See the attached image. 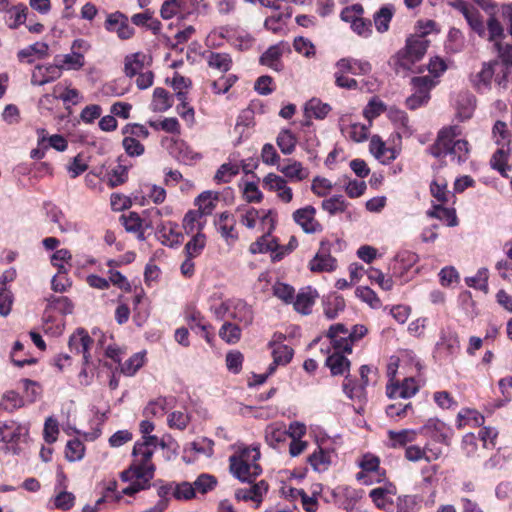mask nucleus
<instances>
[{
  "mask_svg": "<svg viewBox=\"0 0 512 512\" xmlns=\"http://www.w3.org/2000/svg\"><path fill=\"white\" fill-rule=\"evenodd\" d=\"M288 437V432L284 425L273 423L265 429V441L273 448H276L280 443L285 442Z\"/></svg>",
  "mask_w": 512,
  "mask_h": 512,
  "instance_id": "33",
  "label": "nucleus"
},
{
  "mask_svg": "<svg viewBox=\"0 0 512 512\" xmlns=\"http://www.w3.org/2000/svg\"><path fill=\"white\" fill-rule=\"evenodd\" d=\"M475 106L476 100L472 94L468 92L459 93L455 100L456 118L459 121L470 119L474 113Z\"/></svg>",
  "mask_w": 512,
  "mask_h": 512,
  "instance_id": "17",
  "label": "nucleus"
},
{
  "mask_svg": "<svg viewBox=\"0 0 512 512\" xmlns=\"http://www.w3.org/2000/svg\"><path fill=\"white\" fill-rule=\"evenodd\" d=\"M105 28L115 32L120 39H129L134 34L133 27L129 24L128 18L121 12H114L108 15Z\"/></svg>",
  "mask_w": 512,
  "mask_h": 512,
  "instance_id": "11",
  "label": "nucleus"
},
{
  "mask_svg": "<svg viewBox=\"0 0 512 512\" xmlns=\"http://www.w3.org/2000/svg\"><path fill=\"white\" fill-rule=\"evenodd\" d=\"M258 220L266 224L269 222L270 226L273 227L274 218L271 210H256L251 208L247 210L241 217V223L249 229L256 226Z\"/></svg>",
  "mask_w": 512,
  "mask_h": 512,
  "instance_id": "23",
  "label": "nucleus"
},
{
  "mask_svg": "<svg viewBox=\"0 0 512 512\" xmlns=\"http://www.w3.org/2000/svg\"><path fill=\"white\" fill-rule=\"evenodd\" d=\"M92 339L84 329H77L69 338V349L72 353L82 354L84 364L90 360L89 349Z\"/></svg>",
  "mask_w": 512,
  "mask_h": 512,
  "instance_id": "12",
  "label": "nucleus"
},
{
  "mask_svg": "<svg viewBox=\"0 0 512 512\" xmlns=\"http://www.w3.org/2000/svg\"><path fill=\"white\" fill-rule=\"evenodd\" d=\"M388 446L391 448L404 447L406 444L416 440L417 433L412 429H403L400 431L389 430Z\"/></svg>",
  "mask_w": 512,
  "mask_h": 512,
  "instance_id": "30",
  "label": "nucleus"
},
{
  "mask_svg": "<svg viewBox=\"0 0 512 512\" xmlns=\"http://www.w3.org/2000/svg\"><path fill=\"white\" fill-rule=\"evenodd\" d=\"M395 495V487L392 485L385 487H377L370 491L369 496L375 505L383 510H391L393 507V497Z\"/></svg>",
  "mask_w": 512,
  "mask_h": 512,
  "instance_id": "22",
  "label": "nucleus"
},
{
  "mask_svg": "<svg viewBox=\"0 0 512 512\" xmlns=\"http://www.w3.org/2000/svg\"><path fill=\"white\" fill-rule=\"evenodd\" d=\"M318 293L316 290L307 287L302 289L296 296L293 302L294 308L297 312L307 315L311 313V309L315 303Z\"/></svg>",
  "mask_w": 512,
  "mask_h": 512,
  "instance_id": "24",
  "label": "nucleus"
},
{
  "mask_svg": "<svg viewBox=\"0 0 512 512\" xmlns=\"http://www.w3.org/2000/svg\"><path fill=\"white\" fill-rule=\"evenodd\" d=\"M388 117L396 126L397 133L400 137H409L412 134V129L409 125V118L404 111L391 108L388 111Z\"/></svg>",
  "mask_w": 512,
  "mask_h": 512,
  "instance_id": "31",
  "label": "nucleus"
},
{
  "mask_svg": "<svg viewBox=\"0 0 512 512\" xmlns=\"http://www.w3.org/2000/svg\"><path fill=\"white\" fill-rule=\"evenodd\" d=\"M420 501L416 496L405 495L398 498L397 512H418Z\"/></svg>",
  "mask_w": 512,
  "mask_h": 512,
  "instance_id": "61",
  "label": "nucleus"
},
{
  "mask_svg": "<svg viewBox=\"0 0 512 512\" xmlns=\"http://www.w3.org/2000/svg\"><path fill=\"white\" fill-rule=\"evenodd\" d=\"M315 216L316 209L311 205L299 208L292 214L295 223L307 234H315L323 230L322 225Z\"/></svg>",
  "mask_w": 512,
  "mask_h": 512,
  "instance_id": "7",
  "label": "nucleus"
},
{
  "mask_svg": "<svg viewBox=\"0 0 512 512\" xmlns=\"http://www.w3.org/2000/svg\"><path fill=\"white\" fill-rule=\"evenodd\" d=\"M441 454L440 450L433 451L426 445L424 448H421L417 445H411L405 450V457L407 460L416 462L422 459L431 462L432 460H436Z\"/></svg>",
  "mask_w": 512,
  "mask_h": 512,
  "instance_id": "29",
  "label": "nucleus"
},
{
  "mask_svg": "<svg viewBox=\"0 0 512 512\" xmlns=\"http://www.w3.org/2000/svg\"><path fill=\"white\" fill-rule=\"evenodd\" d=\"M368 278L376 282L383 290L389 291L393 288V280L391 277L385 276L382 271L376 268H369L367 270Z\"/></svg>",
  "mask_w": 512,
  "mask_h": 512,
  "instance_id": "59",
  "label": "nucleus"
},
{
  "mask_svg": "<svg viewBox=\"0 0 512 512\" xmlns=\"http://www.w3.org/2000/svg\"><path fill=\"white\" fill-rule=\"evenodd\" d=\"M347 207L348 203L342 195H334L322 201L323 210L327 211L330 215L343 213Z\"/></svg>",
  "mask_w": 512,
  "mask_h": 512,
  "instance_id": "45",
  "label": "nucleus"
},
{
  "mask_svg": "<svg viewBox=\"0 0 512 512\" xmlns=\"http://www.w3.org/2000/svg\"><path fill=\"white\" fill-rule=\"evenodd\" d=\"M184 451H194L198 455L209 457L213 453V441L208 438H201L197 441L189 443L185 447Z\"/></svg>",
  "mask_w": 512,
  "mask_h": 512,
  "instance_id": "53",
  "label": "nucleus"
},
{
  "mask_svg": "<svg viewBox=\"0 0 512 512\" xmlns=\"http://www.w3.org/2000/svg\"><path fill=\"white\" fill-rule=\"evenodd\" d=\"M308 462L314 471L322 473L329 469L332 464V453L318 447L309 457Z\"/></svg>",
  "mask_w": 512,
  "mask_h": 512,
  "instance_id": "28",
  "label": "nucleus"
},
{
  "mask_svg": "<svg viewBox=\"0 0 512 512\" xmlns=\"http://www.w3.org/2000/svg\"><path fill=\"white\" fill-rule=\"evenodd\" d=\"M369 148L372 155L383 164L390 163L397 157L396 150L386 147L378 135L372 136Z\"/></svg>",
  "mask_w": 512,
  "mask_h": 512,
  "instance_id": "21",
  "label": "nucleus"
},
{
  "mask_svg": "<svg viewBox=\"0 0 512 512\" xmlns=\"http://www.w3.org/2000/svg\"><path fill=\"white\" fill-rule=\"evenodd\" d=\"M218 199L217 192L204 191L195 199V205L203 216L210 215L215 209Z\"/></svg>",
  "mask_w": 512,
  "mask_h": 512,
  "instance_id": "34",
  "label": "nucleus"
},
{
  "mask_svg": "<svg viewBox=\"0 0 512 512\" xmlns=\"http://www.w3.org/2000/svg\"><path fill=\"white\" fill-rule=\"evenodd\" d=\"M336 68L341 72L353 75H366L370 73L372 67L368 61L355 59L351 57L341 58L336 62Z\"/></svg>",
  "mask_w": 512,
  "mask_h": 512,
  "instance_id": "18",
  "label": "nucleus"
},
{
  "mask_svg": "<svg viewBox=\"0 0 512 512\" xmlns=\"http://www.w3.org/2000/svg\"><path fill=\"white\" fill-rule=\"evenodd\" d=\"M20 426L16 425L14 422H0V436L1 440L4 442H13L20 435Z\"/></svg>",
  "mask_w": 512,
  "mask_h": 512,
  "instance_id": "60",
  "label": "nucleus"
},
{
  "mask_svg": "<svg viewBox=\"0 0 512 512\" xmlns=\"http://www.w3.org/2000/svg\"><path fill=\"white\" fill-rule=\"evenodd\" d=\"M276 143L284 155H290L296 148L297 138L291 130L283 129L279 132Z\"/></svg>",
  "mask_w": 512,
  "mask_h": 512,
  "instance_id": "37",
  "label": "nucleus"
},
{
  "mask_svg": "<svg viewBox=\"0 0 512 512\" xmlns=\"http://www.w3.org/2000/svg\"><path fill=\"white\" fill-rule=\"evenodd\" d=\"M217 484L216 478L210 474H201L194 481L193 486L195 492H200L202 494L207 493L212 490Z\"/></svg>",
  "mask_w": 512,
  "mask_h": 512,
  "instance_id": "62",
  "label": "nucleus"
},
{
  "mask_svg": "<svg viewBox=\"0 0 512 512\" xmlns=\"http://www.w3.org/2000/svg\"><path fill=\"white\" fill-rule=\"evenodd\" d=\"M150 62L151 58L142 52L129 54L124 58V73L127 77L133 78L144 71Z\"/></svg>",
  "mask_w": 512,
  "mask_h": 512,
  "instance_id": "16",
  "label": "nucleus"
},
{
  "mask_svg": "<svg viewBox=\"0 0 512 512\" xmlns=\"http://www.w3.org/2000/svg\"><path fill=\"white\" fill-rule=\"evenodd\" d=\"M173 105V98L167 90L157 87L153 91L150 108L153 112H165Z\"/></svg>",
  "mask_w": 512,
  "mask_h": 512,
  "instance_id": "32",
  "label": "nucleus"
},
{
  "mask_svg": "<svg viewBox=\"0 0 512 512\" xmlns=\"http://www.w3.org/2000/svg\"><path fill=\"white\" fill-rule=\"evenodd\" d=\"M305 110L308 116H313L316 119H323L330 112L331 107L326 103H322L318 99H311L306 104Z\"/></svg>",
  "mask_w": 512,
  "mask_h": 512,
  "instance_id": "51",
  "label": "nucleus"
},
{
  "mask_svg": "<svg viewBox=\"0 0 512 512\" xmlns=\"http://www.w3.org/2000/svg\"><path fill=\"white\" fill-rule=\"evenodd\" d=\"M132 455L134 457L132 464L121 473L122 481L130 482V485L122 491L125 495H133L147 489L155 472V466L151 461L152 448L147 447L143 441L135 443Z\"/></svg>",
  "mask_w": 512,
  "mask_h": 512,
  "instance_id": "1",
  "label": "nucleus"
},
{
  "mask_svg": "<svg viewBox=\"0 0 512 512\" xmlns=\"http://www.w3.org/2000/svg\"><path fill=\"white\" fill-rule=\"evenodd\" d=\"M48 45L44 42H36L18 51L17 57L21 62L31 64L34 61V56L43 59L48 56Z\"/></svg>",
  "mask_w": 512,
  "mask_h": 512,
  "instance_id": "27",
  "label": "nucleus"
},
{
  "mask_svg": "<svg viewBox=\"0 0 512 512\" xmlns=\"http://www.w3.org/2000/svg\"><path fill=\"white\" fill-rule=\"evenodd\" d=\"M497 65V60L485 62L481 70L474 76L472 82L479 92H485L490 89L495 74V66Z\"/></svg>",
  "mask_w": 512,
  "mask_h": 512,
  "instance_id": "19",
  "label": "nucleus"
},
{
  "mask_svg": "<svg viewBox=\"0 0 512 512\" xmlns=\"http://www.w3.org/2000/svg\"><path fill=\"white\" fill-rule=\"evenodd\" d=\"M219 336L227 343H236L241 337V329L236 324L226 322L221 327Z\"/></svg>",
  "mask_w": 512,
  "mask_h": 512,
  "instance_id": "58",
  "label": "nucleus"
},
{
  "mask_svg": "<svg viewBox=\"0 0 512 512\" xmlns=\"http://www.w3.org/2000/svg\"><path fill=\"white\" fill-rule=\"evenodd\" d=\"M239 173V166L233 163L222 164L215 173L214 180L217 183H229Z\"/></svg>",
  "mask_w": 512,
  "mask_h": 512,
  "instance_id": "48",
  "label": "nucleus"
},
{
  "mask_svg": "<svg viewBox=\"0 0 512 512\" xmlns=\"http://www.w3.org/2000/svg\"><path fill=\"white\" fill-rule=\"evenodd\" d=\"M411 84L414 93L406 99V105L409 109L415 110L428 103L430 99V90L435 86V81L430 76L413 77Z\"/></svg>",
  "mask_w": 512,
  "mask_h": 512,
  "instance_id": "5",
  "label": "nucleus"
},
{
  "mask_svg": "<svg viewBox=\"0 0 512 512\" xmlns=\"http://www.w3.org/2000/svg\"><path fill=\"white\" fill-rule=\"evenodd\" d=\"M61 77L59 66L54 64L37 65L32 71L31 84L43 86Z\"/></svg>",
  "mask_w": 512,
  "mask_h": 512,
  "instance_id": "14",
  "label": "nucleus"
},
{
  "mask_svg": "<svg viewBox=\"0 0 512 512\" xmlns=\"http://www.w3.org/2000/svg\"><path fill=\"white\" fill-rule=\"evenodd\" d=\"M207 63L209 67L216 69L220 72H227L232 65V59L227 53L211 52L207 56Z\"/></svg>",
  "mask_w": 512,
  "mask_h": 512,
  "instance_id": "41",
  "label": "nucleus"
},
{
  "mask_svg": "<svg viewBox=\"0 0 512 512\" xmlns=\"http://www.w3.org/2000/svg\"><path fill=\"white\" fill-rule=\"evenodd\" d=\"M278 248L279 247L275 239L272 238L269 234H267L263 235L257 241L253 242L249 247V251L252 254L266 253L270 251L275 254L278 251Z\"/></svg>",
  "mask_w": 512,
  "mask_h": 512,
  "instance_id": "40",
  "label": "nucleus"
},
{
  "mask_svg": "<svg viewBox=\"0 0 512 512\" xmlns=\"http://www.w3.org/2000/svg\"><path fill=\"white\" fill-rule=\"evenodd\" d=\"M429 41L419 35L411 36L406 41V46L397 54V63L403 69H409L410 66L422 59L425 55Z\"/></svg>",
  "mask_w": 512,
  "mask_h": 512,
  "instance_id": "3",
  "label": "nucleus"
},
{
  "mask_svg": "<svg viewBox=\"0 0 512 512\" xmlns=\"http://www.w3.org/2000/svg\"><path fill=\"white\" fill-rule=\"evenodd\" d=\"M206 245V237L200 232L192 237L190 241L185 245V253L189 258H195L199 256Z\"/></svg>",
  "mask_w": 512,
  "mask_h": 512,
  "instance_id": "46",
  "label": "nucleus"
},
{
  "mask_svg": "<svg viewBox=\"0 0 512 512\" xmlns=\"http://www.w3.org/2000/svg\"><path fill=\"white\" fill-rule=\"evenodd\" d=\"M38 145L44 148L52 147L57 151H64L67 148L66 139L58 134L46 137L45 130H38Z\"/></svg>",
  "mask_w": 512,
  "mask_h": 512,
  "instance_id": "38",
  "label": "nucleus"
},
{
  "mask_svg": "<svg viewBox=\"0 0 512 512\" xmlns=\"http://www.w3.org/2000/svg\"><path fill=\"white\" fill-rule=\"evenodd\" d=\"M445 424L439 420L429 419L424 426L421 428V433L432 437L438 442H442L445 439Z\"/></svg>",
  "mask_w": 512,
  "mask_h": 512,
  "instance_id": "43",
  "label": "nucleus"
},
{
  "mask_svg": "<svg viewBox=\"0 0 512 512\" xmlns=\"http://www.w3.org/2000/svg\"><path fill=\"white\" fill-rule=\"evenodd\" d=\"M53 95L55 98L62 100L65 104L76 105L82 100V96L77 89L64 86L62 83L53 87Z\"/></svg>",
  "mask_w": 512,
  "mask_h": 512,
  "instance_id": "35",
  "label": "nucleus"
},
{
  "mask_svg": "<svg viewBox=\"0 0 512 512\" xmlns=\"http://www.w3.org/2000/svg\"><path fill=\"white\" fill-rule=\"evenodd\" d=\"M332 375H342L350 366L349 360L341 353L334 352L326 359Z\"/></svg>",
  "mask_w": 512,
  "mask_h": 512,
  "instance_id": "42",
  "label": "nucleus"
},
{
  "mask_svg": "<svg viewBox=\"0 0 512 512\" xmlns=\"http://www.w3.org/2000/svg\"><path fill=\"white\" fill-rule=\"evenodd\" d=\"M263 187L271 192H275L278 199L283 203H290L293 199V191L287 185L286 179L275 173H268L263 178Z\"/></svg>",
  "mask_w": 512,
  "mask_h": 512,
  "instance_id": "8",
  "label": "nucleus"
},
{
  "mask_svg": "<svg viewBox=\"0 0 512 512\" xmlns=\"http://www.w3.org/2000/svg\"><path fill=\"white\" fill-rule=\"evenodd\" d=\"M487 30H488V41L493 43V46L496 43L502 42V39L505 37L504 28L501 23L493 16L489 17L487 20Z\"/></svg>",
  "mask_w": 512,
  "mask_h": 512,
  "instance_id": "49",
  "label": "nucleus"
},
{
  "mask_svg": "<svg viewBox=\"0 0 512 512\" xmlns=\"http://www.w3.org/2000/svg\"><path fill=\"white\" fill-rule=\"evenodd\" d=\"M286 165H278V170L289 180L300 182L306 179L309 175L307 168H304L302 163L296 160L287 159Z\"/></svg>",
  "mask_w": 512,
  "mask_h": 512,
  "instance_id": "26",
  "label": "nucleus"
},
{
  "mask_svg": "<svg viewBox=\"0 0 512 512\" xmlns=\"http://www.w3.org/2000/svg\"><path fill=\"white\" fill-rule=\"evenodd\" d=\"M364 13V9L360 4H353L351 6L345 7L341 14L340 18L342 21L350 23V26L353 25L359 18L362 17Z\"/></svg>",
  "mask_w": 512,
  "mask_h": 512,
  "instance_id": "63",
  "label": "nucleus"
},
{
  "mask_svg": "<svg viewBox=\"0 0 512 512\" xmlns=\"http://www.w3.org/2000/svg\"><path fill=\"white\" fill-rule=\"evenodd\" d=\"M326 242L322 241L319 251L309 262L312 272H331L336 269V259L330 255Z\"/></svg>",
  "mask_w": 512,
  "mask_h": 512,
  "instance_id": "13",
  "label": "nucleus"
},
{
  "mask_svg": "<svg viewBox=\"0 0 512 512\" xmlns=\"http://www.w3.org/2000/svg\"><path fill=\"white\" fill-rule=\"evenodd\" d=\"M219 313L227 319L234 320L235 322L249 326L253 321L252 308L241 299H231L223 302L219 308Z\"/></svg>",
  "mask_w": 512,
  "mask_h": 512,
  "instance_id": "4",
  "label": "nucleus"
},
{
  "mask_svg": "<svg viewBox=\"0 0 512 512\" xmlns=\"http://www.w3.org/2000/svg\"><path fill=\"white\" fill-rule=\"evenodd\" d=\"M492 135L496 145L499 147L509 148L512 134L505 122L497 121L493 126Z\"/></svg>",
  "mask_w": 512,
  "mask_h": 512,
  "instance_id": "39",
  "label": "nucleus"
},
{
  "mask_svg": "<svg viewBox=\"0 0 512 512\" xmlns=\"http://www.w3.org/2000/svg\"><path fill=\"white\" fill-rule=\"evenodd\" d=\"M120 221L127 232L139 231L146 223L136 212H129L120 217Z\"/></svg>",
  "mask_w": 512,
  "mask_h": 512,
  "instance_id": "55",
  "label": "nucleus"
},
{
  "mask_svg": "<svg viewBox=\"0 0 512 512\" xmlns=\"http://www.w3.org/2000/svg\"><path fill=\"white\" fill-rule=\"evenodd\" d=\"M386 387V393L392 399H408L414 396L419 390V384L414 377H406L401 383L393 382Z\"/></svg>",
  "mask_w": 512,
  "mask_h": 512,
  "instance_id": "9",
  "label": "nucleus"
},
{
  "mask_svg": "<svg viewBox=\"0 0 512 512\" xmlns=\"http://www.w3.org/2000/svg\"><path fill=\"white\" fill-rule=\"evenodd\" d=\"M268 492V484L261 480L248 488H241L235 491V498L242 501H253L258 508L263 501L264 495Z\"/></svg>",
  "mask_w": 512,
  "mask_h": 512,
  "instance_id": "15",
  "label": "nucleus"
},
{
  "mask_svg": "<svg viewBox=\"0 0 512 512\" xmlns=\"http://www.w3.org/2000/svg\"><path fill=\"white\" fill-rule=\"evenodd\" d=\"M203 215L198 210H190L188 211L183 219V227L187 233H192L194 231L200 232L202 228V224L200 223Z\"/></svg>",
  "mask_w": 512,
  "mask_h": 512,
  "instance_id": "57",
  "label": "nucleus"
},
{
  "mask_svg": "<svg viewBox=\"0 0 512 512\" xmlns=\"http://www.w3.org/2000/svg\"><path fill=\"white\" fill-rule=\"evenodd\" d=\"M370 125L371 124L367 126L361 123H353L343 130V132L351 140L355 142H362L368 138Z\"/></svg>",
  "mask_w": 512,
  "mask_h": 512,
  "instance_id": "52",
  "label": "nucleus"
},
{
  "mask_svg": "<svg viewBox=\"0 0 512 512\" xmlns=\"http://www.w3.org/2000/svg\"><path fill=\"white\" fill-rule=\"evenodd\" d=\"M394 14V7L386 5L381 7L373 17L375 27L379 33H384L389 29V23Z\"/></svg>",
  "mask_w": 512,
  "mask_h": 512,
  "instance_id": "36",
  "label": "nucleus"
},
{
  "mask_svg": "<svg viewBox=\"0 0 512 512\" xmlns=\"http://www.w3.org/2000/svg\"><path fill=\"white\" fill-rule=\"evenodd\" d=\"M54 61L61 73L62 70H80L85 64L84 55L72 50L65 55H57Z\"/></svg>",
  "mask_w": 512,
  "mask_h": 512,
  "instance_id": "25",
  "label": "nucleus"
},
{
  "mask_svg": "<svg viewBox=\"0 0 512 512\" xmlns=\"http://www.w3.org/2000/svg\"><path fill=\"white\" fill-rule=\"evenodd\" d=\"M0 405L4 410L12 412L22 407L24 405V401L15 391H7L3 394Z\"/></svg>",
  "mask_w": 512,
  "mask_h": 512,
  "instance_id": "56",
  "label": "nucleus"
},
{
  "mask_svg": "<svg viewBox=\"0 0 512 512\" xmlns=\"http://www.w3.org/2000/svg\"><path fill=\"white\" fill-rule=\"evenodd\" d=\"M272 356L275 365H286L293 357V349L284 344H275Z\"/></svg>",
  "mask_w": 512,
  "mask_h": 512,
  "instance_id": "54",
  "label": "nucleus"
},
{
  "mask_svg": "<svg viewBox=\"0 0 512 512\" xmlns=\"http://www.w3.org/2000/svg\"><path fill=\"white\" fill-rule=\"evenodd\" d=\"M293 47L296 52L304 57L310 58L315 55V46L313 43L304 37H296L293 41Z\"/></svg>",
  "mask_w": 512,
  "mask_h": 512,
  "instance_id": "64",
  "label": "nucleus"
},
{
  "mask_svg": "<svg viewBox=\"0 0 512 512\" xmlns=\"http://www.w3.org/2000/svg\"><path fill=\"white\" fill-rule=\"evenodd\" d=\"M230 470L242 482H251L262 472L258 463L244 462L235 458H230Z\"/></svg>",
  "mask_w": 512,
  "mask_h": 512,
  "instance_id": "10",
  "label": "nucleus"
},
{
  "mask_svg": "<svg viewBox=\"0 0 512 512\" xmlns=\"http://www.w3.org/2000/svg\"><path fill=\"white\" fill-rule=\"evenodd\" d=\"M85 446L78 439H72L67 442L65 457L70 462L79 461L84 457Z\"/></svg>",
  "mask_w": 512,
  "mask_h": 512,
  "instance_id": "50",
  "label": "nucleus"
},
{
  "mask_svg": "<svg viewBox=\"0 0 512 512\" xmlns=\"http://www.w3.org/2000/svg\"><path fill=\"white\" fill-rule=\"evenodd\" d=\"M285 50L284 43H278L270 46L260 57V63L271 68L274 71H281L283 64L281 57Z\"/></svg>",
  "mask_w": 512,
  "mask_h": 512,
  "instance_id": "20",
  "label": "nucleus"
},
{
  "mask_svg": "<svg viewBox=\"0 0 512 512\" xmlns=\"http://www.w3.org/2000/svg\"><path fill=\"white\" fill-rule=\"evenodd\" d=\"M430 153L440 159L449 157L451 163L460 165L468 160L470 145L466 140H456L454 142L435 141L430 147Z\"/></svg>",
  "mask_w": 512,
  "mask_h": 512,
  "instance_id": "2",
  "label": "nucleus"
},
{
  "mask_svg": "<svg viewBox=\"0 0 512 512\" xmlns=\"http://www.w3.org/2000/svg\"><path fill=\"white\" fill-rule=\"evenodd\" d=\"M155 225V235L162 245L170 248H177L182 244L184 236L179 231V227L176 222L159 221Z\"/></svg>",
  "mask_w": 512,
  "mask_h": 512,
  "instance_id": "6",
  "label": "nucleus"
},
{
  "mask_svg": "<svg viewBox=\"0 0 512 512\" xmlns=\"http://www.w3.org/2000/svg\"><path fill=\"white\" fill-rule=\"evenodd\" d=\"M427 215L439 220H447L448 226L453 227L458 224L457 217L454 209L443 207L441 204L434 205Z\"/></svg>",
  "mask_w": 512,
  "mask_h": 512,
  "instance_id": "44",
  "label": "nucleus"
},
{
  "mask_svg": "<svg viewBox=\"0 0 512 512\" xmlns=\"http://www.w3.org/2000/svg\"><path fill=\"white\" fill-rule=\"evenodd\" d=\"M145 362V354L143 352L135 353L121 366V372L126 376H133Z\"/></svg>",
  "mask_w": 512,
  "mask_h": 512,
  "instance_id": "47",
  "label": "nucleus"
}]
</instances>
